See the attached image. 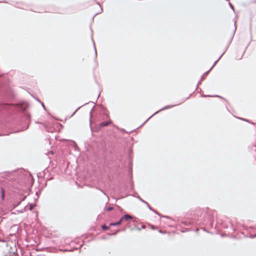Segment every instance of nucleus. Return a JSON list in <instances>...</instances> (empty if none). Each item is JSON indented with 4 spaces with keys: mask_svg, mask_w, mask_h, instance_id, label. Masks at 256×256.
Instances as JSON below:
<instances>
[{
    "mask_svg": "<svg viewBox=\"0 0 256 256\" xmlns=\"http://www.w3.org/2000/svg\"><path fill=\"white\" fill-rule=\"evenodd\" d=\"M185 101V99H182V100H180V102L178 104H174V105H168V106H165L164 107L162 108H161L160 110H158V111L156 112L155 113H154L152 116H151L149 118H148L140 126H143L144 124H146L151 118H152L154 116L155 114H158V112H160L162 111V110H165L166 109H168V108H172L176 106H177V105H179L180 104L184 102Z\"/></svg>",
    "mask_w": 256,
    "mask_h": 256,
    "instance_id": "nucleus-1",
    "label": "nucleus"
},
{
    "mask_svg": "<svg viewBox=\"0 0 256 256\" xmlns=\"http://www.w3.org/2000/svg\"><path fill=\"white\" fill-rule=\"evenodd\" d=\"M111 123H112V120H109V121L104 122H101L100 124V126L101 128H102V127H104V126H107L109 124H110Z\"/></svg>",
    "mask_w": 256,
    "mask_h": 256,
    "instance_id": "nucleus-2",
    "label": "nucleus"
},
{
    "mask_svg": "<svg viewBox=\"0 0 256 256\" xmlns=\"http://www.w3.org/2000/svg\"><path fill=\"white\" fill-rule=\"evenodd\" d=\"M132 218V217L128 214H126L123 216L121 218V219H122V220H131Z\"/></svg>",
    "mask_w": 256,
    "mask_h": 256,
    "instance_id": "nucleus-3",
    "label": "nucleus"
},
{
    "mask_svg": "<svg viewBox=\"0 0 256 256\" xmlns=\"http://www.w3.org/2000/svg\"><path fill=\"white\" fill-rule=\"evenodd\" d=\"M122 222V219H121V218H120V220L118 222H111V223H110V225L111 226H117L120 224Z\"/></svg>",
    "mask_w": 256,
    "mask_h": 256,
    "instance_id": "nucleus-4",
    "label": "nucleus"
},
{
    "mask_svg": "<svg viewBox=\"0 0 256 256\" xmlns=\"http://www.w3.org/2000/svg\"><path fill=\"white\" fill-rule=\"evenodd\" d=\"M190 230V228H182L181 232H189Z\"/></svg>",
    "mask_w": 256,
    "mask_h": 256,
    "instance_id": "nucleus-5",
    "label": "nucleus"
},
{
    "mask_svg": "<svg viewBox=\"0 0 256 256\" xmlns=\"http://www.w3.org/2000/svg\"><path fill=\"white\" fill-rule=\"evenodd\" d=\"M1 198L2 200L4 198V190L2 188H1Z\"/></svg>",
    "mask_w": 256,
    "mask_h": 256,
    "instance_id": "nucleus-6",
    "label": "nucleus"
},
{
    "mask_svg": "<svg viewBox=\"0 0 256 256\" xmlns=\"http://www.w3.org/2000/svg\"><path fill=\"white\" fill-rule=\"evenodd\" d=\"M102 228L104 230H107L110 229V227L108 226H106V224H102Z\"/></svg>",
    "mask_w": 256,
    "mask_h": 256,
    "instance_id": "nucleus-7",
    "label": "nucleus"
},
{
    "mask_svg": "<svg viewBox=\"0 0 256 256\" xmlns=\"http://www.w3.org/2000/svg\"><path fill=\"white\" fill-rule=\"evenodd\" d=\"M229 225H230V231L229 232H234L235 231V229L234 228V226L231 224L230 222H229Z\"/></svg>",
    "mask_w": 256,
    "mask_h": 256,
    "instance_id": "nucleus-8",
    "label": "nucleus"
},
{
    "mask_svg": "<svg viewBox=\"0 0 256 256\" xmlns=\"http://www.w3.org/2000/svg\"><path fill=\"white\" fill-rule=\"evenodd\" d=\"M148 209L150 210H152V212H153L154 213H155L156 214H158V216H160V214L156 210H154L152 208H151L150 206H149V207H148Z\"/></svg>",
    "mask_w": 256,
    "mask_h": 256,
    "instance_id": "nucleus-9",
    "label": "nucleus"
},
{
    "mask_svg": "<svg viewBox=\"0 0 256 256\" xmlns=\"http://www.w3.org/2000/svg\"><path fill=\"white\" fill-rule=\"evenodd\" d=\"M224 52L214 62V64H213V66H212V67L210 68V70H211L213 68L214 66L220 60V58H222V55L224 54Z\"/></svg>",
    "mask_w": 256,
    "mask_h": 256,
    "instance_id": "nucleus-10",
    "label": "nucleus"
},
{
    "mask_svg": "<svg viewBox=\"0 0 256 256\" xmlns=\"http://www.w3.org/2000/svg\"><path fill=\"white\" fill-rule=\"evenodd\" d=\"M92 42H93V44H94V51H95V57L96 58L97 56V52H96V46H95V43L94 42V40L92 38Z\"/></svg>",
    "mask_w": 256,
    "mask_h": 256,
    "instance_id": "nucleus-11",
    "label": "nucleus"
},
{
    "mask_svg": "<svg viewBox=\"0 0 256 256\" xmlns=\"http://www.w3.org/2000/svg\"><path fill=\"white\" fill-rule=\"evenodd\" d=\"M36 206V204H30V208H29V209L30 210H32Z\"/></svg>",
    "mask_w": 256,
    "mask_h": 256,
    "instance_id": "nucleus-12",
    "label": "nucleus"
},
{
    "mask_svg": "<svg viewBox=\"0 0 256 256\" xmlns=\"http://www.w3.org/2000/svg\"><path fill=\"white\" fill-rule=\"evenodd\" d=\"M104 210L106 211H110L114 210V208L112 206H109L108 208H105Z\"/></svg>",
    "mask_w": 256,
    "mask_h": 256,
    "instance_id": "nucleus-13",
    "label": "nucleus"
},
{
    "mask_svg": "<svg viewBox=\"0 0 256 256\" xmlns=\"http://www.w3.org/2000/svg\"><path fill=\"white\" fill-rule=\"evenodd\" d=\"M136 198L139 200L141 202H142V203H144V201L143 199H142L138 195L137 196H136Z\"/></svg>",
    "mask_w": 256,
    "mask_h": 256,
    "instance_id": "nucleus-14",
    "label": "nucleus"
},
{
    "mask_svg": "<svg viewBox=\"0 0 256 256\" xmlns=\"http://www.w3.org/2000/svg\"><path fill=\"white\" fill-rule=\"evenodd\" d=\"M204 77H205V76L204 74H203L202 76V78H201V80H200L199 82L198 83V85H197V87L198 86V84L200 83L201 81H202L204 78Z\"/></svg>",
    "mask_w": 256,
    "mask_h": 256,
    "instance_id": "nucleus-15",
    "label": "nucleus"
},
{
    "mask_svg": "<svg viewBox=\"0 0 256 256\" xmlns=\"http://www.w3.org/2000/svg\"><path fill=\"white\" fill-rule=\"evenodd\" d=\"M94 108V106L92 108V109L90 112V124H91V118H92V111L93 110Z\"/></svg>",
    "mask_w": 256,
    "mask_h": 256,
    "instance_id": "nucleus-16",
    "label": "nucleus"
},
{
    "mask_svg": "<svg viewBox=\"0 0 256 256\" xmlns=\"http://www.w3.org/2000/svg\"><path fill=\"white\" fill-rule=\"evenodd\" d=\"M119 231H120V230H117V231H116V232H114V233H112V234H108V235H110V236H111V235H112V236H116V234H117L118 232Z\"/></svg>",
    "mask_w": 256,
    "mask_h": 256,
    "instance_id": "nucleus-17",
    "label": "nucleus"
},
{
    "mask_svg": "<svg viewBox=\"0 0 256 256\" xmlns=\"http://www.w3.org/2000/svg\"><path fill=\"white\" fill-rule=\"evenodd\" d=\"M102 12V8H100V12H98V13L96 14H94V16H93L92 19H94V17L96 15H97V14H100V13Z\"/></svg>",
    "mask_w": 256,
    "mask_h": 256,
    "instance_id": "nucleus-18",
    "label": "nucleus"
},
{
    "mask_svg": "<svg viewBox=\"0 0 256 256\" xmlns=\"http://www.w3.org/2000/svg\"><path fill=\"white\" fill-rule=\"evenodd\" d=\"M145 204H146V206L147 207H149L150 206V204L146 202V201H144V203Z\"/></svg>",
    "mask_w": 256,
    "mask_h": 256,
    "instance_id": "nucleus-19",
    "label": "nucleus"
},
{
    "mask_svg": "<svg viewBox=\"0 0 256 256\" xmlns=\"http://www.w3.org/2000/svg\"><path fill=\"white\" fill-rule=\"evenodd\" d=\"M229 4H230V7L234 10V8L233 6L230 3Z\"/></svg>",
    "mask_w": 256,
    "mask_h": 256,
    "instance_id": "nucleus-20",
    "label": "nucleus"
},
{
    "mask_svg": "<svg viewBox=\"0 0 256 256\" xmlns=\"http://www.w3.org/2000/svg\"><path fill=\"white\" fill-rule=\"evenodd\" d=\"M210 70L208 71V72H206L204 74L205 76H206L208 74V73L210 72Z\"/></svg>",
    "mask_w": 256,
    "mask_h": 256,
    "instance_id": "nucleus-21",
    "label": "nucleus"
},
{
    "mask_svg": "<svg viewBox=\"0 0 256 256\" xmlns=\"http://www.w3.org/2000/svg\"><path fill=\"white\" fill-rule=\"evenodd\" d=\"M80 108H81V106H80V107L78 108V109H77V110H76L74 112V113H73V114H72V116H73V115L76 113V112L77 111V110H78V109H80Z\"/></svg>",
    "mask_w": 256,
    "mask_h": 256,
    "instance_id": "nucleus-22",
    "label": "nucleus"
},
{
    "mask_svg": "<svg viewBox=\"0 0 256 256\" xmlns=\"http://www.w3.org/2000/svg\"><path fill=\"white\" fill-rule=\"evenodd\" d=\"M41 104H42V108H43L44 110H46V108H45V106H44V104L42 102H41Z\"/></svg>",
    "mask_w": 256,
    "mask_h": 256,
    "instance_id": "nucleus-23",
    "label": "nucleus"
},
{
    "mask_svg": "<svg viewBox=\"0 0 256 256\" xmlns=\"http://www.w3.org/2000/svg\"><path fill=\"white\" fill-rule=\"evenodd\" d=\"M104 194L106 195V193L102 190H100Z\"/></svg>",
    "mask_w": 256,
    "mask_h": 256,
    "instance_id": "nucleus-24",
    "label": "nucleus"
},
{
    "mask_svg": "<svg viewBox=\"0 0 256 256\" xmlns=\"http://www.w3.org/2000/svg\"><path fill=\"white\" fill-rule=\"evenodd\" d=\"M224 227L225 228H228V226L227 225L226 226H225L224 225Z\"/></svg>",
    "mask_w": 256,
    "mask_h": 256,
    "instance_id": "nucleus-25",
    "label": "nucleus"
},
{
    "mask_svg": "<svg viewBox=\"0 0 256 256\" xmlns=\"http://www.w3.org/2000/svg\"><path fill=\"white\" fill-rule=\"evenodd\" d=\"M48 154H53V152L52 150H50V151L48 152Z\"/></svg>",
    "mask_w": 256,
    "mask_h": 256,
    "instance_id": "nucleus-26",
    "label": "nucleus"
},
{
    "mask_svg": "<svg viewBox=\"0 0 256 256\" xmlns=\"http://www.w3.org/2000/svg\"><path fill=\"white\" fill-rule=\"evenodd\" d=\"M135 194H136V195H133L132 196L136 197V196H137L138 195V194L137 193H136Z\"/></svg>",
    "mask_w": 256,
    "mask_h": 256,
    "instance_id": "nucleus-27",
    "label": "nucleus"
},
{
    "mask_svg": "<svg viewBox=\"0 0 256 256\" xmlns=\"http://www.w3.org/2000/svg\"><path fill=\"white\" fill-rule=\"evenodd\" d=\"M236 21H235V22H234L235 30L236 29Z\"/></svg>",
    "mask_w": 256,
    "mask_h": 256,
    "instance_id": "nucleus-28",
    "label": "nucleus"
},
{
    "mask_svg": "<svg viewBox=\"0 0 256 256\" xmlns=\"http://www.w3.org/2000/svg\"><path fill=\"white\" fill-rule=\"evenodd\" d=\"M26 116H27L28 118H30V116L29 114H28Z\"/></svg>",
    "mask_w": 256,
    "mask_h": 256,
    "instance_id": "nucleus-29",
    "label": "nucleus"
},
{
    "mask_svg": "<svg viewBox=\"0 0 256 256\" xmlns=\"http://www.w3.org/2000/svg\"><path fill=\"white\" fill-rule=\"evenodd\" d=\"M158 232H159L160 233H162V230H160Z\"/></svg>",
    "mask_w": 256,
    "mask_h": 256,
    "instance_id": "nucleus-30",
    "label": "nucleus"
},
{
    "mask_svg": "<svg viewBox=\"0 0 256 256\" xmlns=\"http://www.w3.org/2000/svg\"><path fill=\"white\" fill-rule=\"evenodd\" d=\"M38 102H39L40 103L42 102L39 99H38Z\"/></svg>",
    "mask_w": 256,
    "mask_h": 256,
    "instance_id": "nucleus-31",
    "label": "nucleus"
},
{
    "mask_svg": "<svg viewBox=\"0 0 256 256\" xmlns=\"http://www.w3.org/2000/svg\"><path fill=\"white\" fill-rule=\"evenodd\" d=\"M162 216L164 218H168V216Z\"/></svg>",
    "mask_w": 256,
    "mask_h": 256,
    "instance_id": "nucleus-32",
    "label": "nucleus"
},
{
    "mask_svg": "<svg viewBox=\"0 0 256 256\" xmlns=\"http://www.w3.org/2000/svg\"><path fill=\"white\" fill-rule=\"evenodd\" d=\"M184 224L186 225V222H184Z\"/></svg>",
    "mask_w": 256,
    "mask_h": 256,
    "instance_id": "nucleus-33",
    "label": "nucleus"
},
{
    "mask_svg": "<svg viewBox=\"0 0 256 256\" xmlns=\"http://www.w3.org/2000/svg\"><path fill=\"white\" fill-rule=\"evenodd\" d=\"M72 249H70V250H69L68 251L71 252V251H72Z\"/></svg>",
    "mask_w": 256,
    "mask_h": 256,
    "instance_id": "nucleus-34",
    "label": "nucleus"
},
{
    "mask_svg": "<svg viewBox=\"0 0 256 256\" xmlns=\"http://www.w3.org/2000/svg\"><path fill=\"white\" fill-rule=\"evenodd\" d=\"M64 252H66V251H68V250H64Z\"/></svg>",
    "mask_w": 256,
    "mask_h": 256,
    "instance_id": "nucleus-35",
    "label": "nucleus"
},
{
    "mask_svg": "<svg viewBox=\"0 0 256 256\" xmlns=\"http://www.w3.org/2000/svg\"><path fill=\"white\" fill-rule=\"evenodd\" d=\"M44 256V255H41V256Z\"/></svg>",
    "mask_w": 256,
    "mask_h": 256,
    "instance_id": "nucleus-36",
    "label": "nucleus"
},
{
    "mask_svg": "<svg viewBox=\"0 0 256 256\" xmlns=\"http://www.w3.org/2000/svg\"><path fill=\"white\" fill-rule=\"evenodd\" d=\"M2 2L0 1V2Z\"/></svg>",
    "mask_w": 256,
    "mask_h": 256,
    "instance_id": "nucleus-37",
    "label": "nucleus"
}]
</instances>
